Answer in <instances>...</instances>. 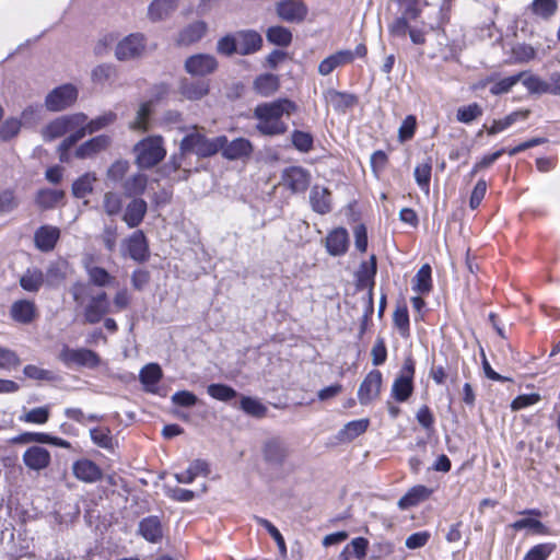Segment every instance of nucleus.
Wrapping results in <instances>:
<instances>
[{"label": "nucleus", "mask_w": 560, "mask_h": 560, "mask_svg": "<svg viewBox=\"0 0 560 560\" xmlns=\"http://www.w3.org/2000/svg\"><path fill=\"white\" fill-rule=\"evenodd\" d=\"M151 102H144L139 105L136 117L129 122V128L132 131L144 132L149 129V117L151 114Z\"/></svg>", "instance_id": "obj_38"}, {"label": "nucleus", "mask_w": 560, "mask_h": 560, "mask_svg": "<svg viewBox=\"0 0 560 560\" xmlns=\"http://www.w3.org/2000/svg\"><path fill=\"white\" fill-rule=\"evenodd\" d=\"M13 444L31 445V444H49L62 448H70V443L61 438L52 436L43 432H24L10 440Z\"/></svg>", "instance_id": "obj_13"}, {"label": "nucleus", "mask_w": 560, "mask_h": 560, "mask_svg": "<svg viewBox=\"0 0 560 560\" xmlns=\"http://www.w3.org/2000/svg\"><path fill=\"white\" fill-rule=\"evenodd\" d=\"M555 549L556 545L553 542L535 545L526 552L523 560H547Z\"/></svg>", "instance_id": "obj_51"}, {"label": "nucleus", "mask_w": 560, "mask_h": 560, "mask_svg": "<svg viewBox=\"0 0 560 560\" xmlns=\"http://www.w3.org/2000/svg\"><path fill=\"white\" fill-rule=\"evenodd\" d=\"M91 438L95 444L98 446L114 452L115 442L113 438L109 435V431L107 429H94L91 431Z\"/></svg>", "instance_id": "obj_56"}, {"label": "nucleus", "mask_w": 560, "mask_h": 560, "mask_svg": "<svg viewBox=\"0 0 560 560\" xmlns=\"http://www.w3.org/2000/svg\"><path fill=\"white\" fill-rule=\"evenodd\" d=\"M85 271L90 282L96 287H110L115 282V277L103 267L85 265Z\"/></svg>", "instance_id": "obj_35"}, {"label": "nucleus", "mask_w": 560, "mask_h": 560, "mask_svg": "<svg viewBox=\"0 0 560 560\" xmlns=\"http://www.w3.org/2000/svg\"><path fill=\"white\" fill-rule=\"evenodd\" d=\"M162 377V370L155 363L147 364L140 372V380L144 385H155Z\"/></svg>", "instance_id": "obj_55"}, {"label": "nucleus", "mask_w": 560, "mask_h": 560, "mask_svg": "<svg viewBox=\"0 0 560 560\" xmlns=\"http://www.w3.org/2000/svg\"><path fill=\"white\" fill-rule=\"evenodd\" d=\"M254 89L261 96H270L279 89V78L271 73L261 74L255 80Z\"/></svg>", "instance_id": "obj_36"}, {"label": "nucleus", "mask_w": 560, "mask_h": 560, "mask_svg": "<svg viewBox=\"0 0 560 560\" xmlns=\"http://www.w3.org/2000/svg\"><path fill=\"white\" fill-rule=\"evenodd\" d=\"M63 198V192L56 189H44L37 194L36 203L43 209L55 207Z\"/></svg>", "instance_id": "obj_47"}, {"label": "nucleus", "mask_w": 560, "mask_h": 560, "mask_svg": "<svg viewBox=\"0 0 560 560\" xmlns=\"http://www.w3.org/2000/svg\"><path fill=\"white\" fill-rule=\"evenodd\" d=\"M116 120V114L113 113V112H107V113H104L102 115H100L98 117L94 118V119H91L89 120L88 119V116L85 114H83V126H82V138L85 137L86 135H92V133H95L106 127H108L109 125L114 124Z\"/></svg>", "instance_id": "obj_30"}, {"label": "nucleus", "mask_w": 560, "mask_h": 560, "mask_svg": "<svg viewBox=\"0 0 560 560\" xmlns=\"http://www.w3.org/2000/svg\"><path fill=\"white\" fill-rule=\"evenodd\" d=\"M178 0H153L148 8V18L152 22L167 19L177 9Z\"/></svg>", "instance_id": "obj_29"}, {"label": "nucleus", "mask_w": 560, "mask_h": 560, "mask_svg": "<svg viewBox=\"0 0 560 560\" xmlns=\"http://www.w3.org/2000/svg\"><path fill=\"white\" fill-rule=\"evenodd\" d=\"M326 249L331 256L343 255L349 246L348 232L343 228L330 231L325 241Z\"/></svg>", "instance_id": "obj_24"}, {"label": "nucleus", "mask_w": 560, "mask_h": 560, "mask_svg": "<svg viewBox=\"0 0 560 560\" xmlns=\"http://www.w3.org/2000/svg\"><path fill=\"white\" fill-rule=\"evenodd\" d=\"M58 359L67 366L96 369L101 365V357L93 350L86 348L72 349L63 346Z\"/></svg>", "instance_id": "obj_5"}, {"label": "nucleus", "mask_w": 560, "mask_h": 560, "mask_svg": "<svg viewBox=\"0 0 560 560\" xmlns=\"http://www.w3.org/2000/svg\"><path fill=\"white\" fill-rule=\"evenodd\" d=\"M528 114L529 110H517L511 113L502 119L493 120L492 125L488 128V133L491 136L499 133L512 126L517 119H526Z\"/></svg>", "instance_id": "obj_40"}, {"label": "nucleus", "mask_w": 560, "mask_h": 560, "mask_svg": "<svg viewBox=\"0 0 560 560\" xmlns=\"http://www.w3.org/2000/svg\"><path fill=\"white\" fill-rule=\"evenodd\" d=\"M10 316L15 323L31 324L38 316L36 304L30 300H18L10 307Z\"/></svg>", "instance_id": "obj_19"}, {"label": "nucleus", "mask_w": 560, "mask_h": 560, "mask_svg": "<svg viewBox=\"0 0 560 560\" xmlns=\"http://www.w3.org/2000/svg\"><path fill=\"white\" fill-rule=\"evenodd\" d=\"M124 254L136 261H144L149 256L147 237L142 231L133 232L122 242Z\"/></svg>", "instance_id": "obj_12"}, {"label": "nucleus", "mask_w": 560, "mask_h": 560, "mask_svg": "<svg viewBox=\"0 0 560 560\" xmlns=\"http://www.w3.org/2000/svg\"><path fill=\"white\" fill-rule=\"evenodd\" d=\"M518 75H522L520 82L528 90V92L533 94H546L547 93V82L540 79L537 75L530 74L528 72H520Z\"/></svg>", "instance_id": "obj_45"}, {"label": "nucleus", "mask_w": 560, "mask_h": 560, "mask_svg": "<svg viewBox=\"0 0 560 560\" xmlns=\"http://www.w3.org/2000/svg\"><path fill=\"white\" fill-rule=\"evenodd\" d=\"M19 282L24 291L38 292L45 283V276L38 268H27Z\"/></svg>", "instance_id": "obj_31"}, {"label": "nucleus", "mask_w": 560, "mask_h": 560, "mask_svg": "<svg viewBox=\"0 0 560 560\" xmlns=\"http://www.w3.org/2000/svg\"><path fill=\"white\" fill-rule=\"evenodd\" d=\"M482 115V108L478 103L460 106L456 112V119L463 124H469Z\"/></svg>", "instance_id": "obj_49"}, {"label": "nucleus", "mask_w": 560, "mask_h": 560, "mask_svg": "<svg viewBox=\"0 0 560 560\" xmlns=\"http://www.w3.org/2000/svg\"><path fill=\"white\" fill-rule=\"evenodd\" d=\"M22 127V121L18 118L7 119L0 127V138L2 140H9L15 137Z\"/></svg>", "instance_id": "obj_58"}, {"label": "nucleus", "mask_w": 560, "mask_h": 560, "mask_svg": "<svg viewBox=\"0 0 560 560\" xmlns=\"http://www.w3.org/2000/svg\"><path fill=\"white\" fill-rule=\"evenodd\" d=\"M66 267L67 262L52 264L47 270V284L55 287L66 279Z\"/></svg>", "instance_id": "obj_54"}, {"label": "nucleus", "mask_w": 560, "mask_h": 560, "mask_svg": "<svg viewBox=\"0 0 560 560\" xmlns=\"http://www.w3.org/2000/svg\"><path fill=\"white\" fill-rule=\"evenodd\" d=\"M135 163L141 168H151L166 155L164 140L161 136H148L133 147Z\"/></svg>", "instance_id": "obj_4"}, {"label": "nucleus", "mask_w": 560, "mask_h": 560, "mask_svg": "<svg viewBox=\"0 0 560 560\" xmlns=\"http://www.w3.org/2000/svg\"><path fill=\"white\" fill-rule=\"evenodd\" d=\"M50 418V407L40 406L32 409H24L19 420L24 423L43 425L48 422Z\"/></svg>", "instance_id": "obj_34"}, {"label": "nucleus", "mask_w": 560, "mask_h": 560, "mask_svg": "<svg viewBox=\"0 0 560 560\" xmlns=\"http://www.w3.org/2000/svg\"><path fill=\"white\" fill-rule=\"evenodd\" d=\"M382 382V373L378 370H372L366 374L358 389V398L361 405H368L380 396Z\"/></svg>", "instance_id": "obj_10"}, {"label": "nucleus", "mask_w": 560, "mask_h": 560, "mask_svg": "<svg viewBox=\"0 0 560 560\" xmlns=\"http://www.w3.org/2000/svg\"><path fill=\"white\" fill-rule=\"evenodd\" d=\"M223 158L228 160H238L249 156L253 151L252 143L245 138H237L232 140L230 143L220 149Z\"/></svg>", "instance_id": "obj_26"}, {"label": "nucleus", "mask_w": 560, "mask_h": 560, "mask_svg": "<svg viewBox=\"0 0 560 560\" xmlns=\"http://www.w3.org/2000/svg\"><path fill=\"white\" fill-rule=\"evenodd\" d=\"M208 26L203 21H196L185 26L176 37L177 46H190L200 40L207 33Z\"/></svg>", "instance_id": "obj_22"}, {"label": "nucleus", "mask_w": 560, "mask_h": 560, "mask_svg": "<svg viewBox=\"0 0 560 560\" xmlns=\"http://www.w3.org/2000/svg\"><path fill=\"white\" fill-rule=\"evenodd\" d=\"M291 139L294 148L301 152H308L313 148V137L308 132L295 130Z\"/></svg>", "instance_id": "obj_57"}, {"label": "nucleus", "mask_w": 560, "mask_h": 560, "mask_svg": "<svg viewBox=\"0 0 560 560\" xmlns=\"http://www.w3.org/2000/svg\"><path fill=\"white\" fill-rule=\"evenodd\" d=\"M241 408L247 415L253 417L262 418L267 413V407L264 406L258 399L244 396L241 399Z\"/></svg>", "instance_id": "obj_50"}, {"label": "nucleus", "mask_w": 560, "mask_h": 560, "mask_svg": "<svg viewBox=\"0 0 560 560\" xmlns=\"http://www.w3.org/2000/svg\"><path fill=\"white\" fill-rule=\"evenodd\" d=\"M145 49V36L142 33H131L116 44L115 57L119 61L135 60L142 57Z\"/></svg>", "instance_id": "obj_6"}, {"label": "nucleus", "mask_w": 560, "mask_h": 560, "mask_svg": "<svg viewBox=\"0 0 560 560\" xmlns=\"http://www.w3.org/2000/svg\"><path fill=\"white\" fill-rule=\"evenodd\" d=\"M282 182L293 192L304 191L310 184V174L300 166H291L283 171Z\"/></svg>", "instance_id": "obj_20"}, {"label": "nucleus", "mask_w": 560, "mask_h": 560, "mask_svg": "<svg viewBox=\"0 0 560 560\" xmlns=\"http://www.w3.org/2000/svg\"><path fill=\"white\" fill-rule=\"evenodd\" d=\"M522 75L514 74L502 79L493 78V84L490 88L492 95H501L509 93L521 81Z\"/></svg>", "instance_id": "obj_46"}, {"label": "nucleus", "mask_w": 560, "mask_h": 560, "mask_svg": "<svg viewBox=\"0 0 560 560\" xmlns=\"http://www.w3.org/2000/svg\"><path fill=\"white\" fill-rule=\"evenodd\" d=\"M311 205L314 211L325 214L330 210V192L327 188L314 186L311 195Z\"/></svg>", "instance_id": "obj_33"}, {"label": "nucleus", "mask_w": 560, "mask_h": 560, "mask_svg": "<svg viewBox=\"0 0 560 560\" xmlns=\"http://www.w3.org/2000/svg\"><path fill=\"white\" fill-rule=\"evenodd\" d=\"M129 170V163L126 160H118L114 162L107 170V178L113 182H118L124 178Z\"/></svg>", "instance_id": "obj_59"}, {"label": "nucleus", "mask_w": 560, "mask_h": 560, "mask_svg": "<svg viewBox=\"0 0 560 560\" xmlns=\"http://www.w3.org/2000/svg\"><path fill=\"white\" fill-rule=\"evenodd\" d=\"M294 110V103L285 98L260 104L254 110V116L258 120L257 129L268 136L283 133L287 126L282 121V117L283 115L289 116Z\"/></svg>", "instance_id": "obj_2"}, {"label": "nucleus", "mask_w": 560, "mask_h": 560, "mask_svg": "<svg viewBox=\"0 0 560 560\" xmlns=\"http://www.w3.org/2000/svg\"><path fill=\"white\" fill-rule=\"evenodd\" d=\"M267 39L278 46H289L292 42V33L284 26H271L266 33Z\"/></svg>", "instance_id": "obj_43"}, {"label": "nucleus", "mask_w": 560, "mask_h": 560, "mask_svg": "<svg viewBox=\"0 0 560 560\" xmlns=\"http://www.w3.org/2000/svg\"><path fill=\"white\" fill-rule=\"evenodd\" d=\"M207 393L209 396H211L213 399L220 400V401H229L236 397V392L232 387L225 385V384H210L207 387Z\"/></svg>", "instance_id": "obj_52"}, {"label": "nucleus", "mask_w": 560, "mask_h": 560, "mask_svg": "<svg viewBox=\"0 0 560 560\" xmlns=\"http://www.w3.org/2000/svg\"><path fill=\"white\" fill-rule=\"evenodd\" d=\"M74 476L84 482L93 483L102 479V469L92 460L86 457L78 459L73 464Z\"/></svg>", "instance_id": "obj_21"}, {"label": "nucleus", "mask_w": 560, "mask_h": 560, "mask_svg": "<svg viewBox=\"0 0 560 560\" xmlns=\"http://www.w3.org/2000/svg\"><path fill=\"white\" fill-rule=\"evenodd\" d=\"M278 16L290 23H301L307 15V8L304 3L294 0H285L277 3Z\"/></svg>", "instance_id": "obj_16"}, {"label": "nucleus", "mask_w": 560, "mask_h": 560, "mask_svg": "<svg viewBox=\"0 0 560 560\" xmlns=\"http://www.w3.org/2000/svg\"><path fill=\"white\" fill-rule=\"evenodd\" d=\"M78 98V89L70 83L51 90L45 97V107L49 112H61L72 106Z\"/></svg>", "instance_id": "obj_7"}, {"label": "nucleus", "mask_w": 560, "mask_h": 560, "mask_svg": "<svg viewBox=\"0 0 560 560\" xmlns=\"http://www.w3.org/2000/svg\"><path fill=\"white\" fill-rule=\"evenodd\" d=\"M434 489L424 485H416L409 488L398 500L397 506L400 511H407L416 508L431 499Z\"/></svg>", "instance_id": "obj_11"}, {"label": "nucleus", "mask_w": 560, "mask_h": 560, "mask_svg": "<svg viewBox=\"0 0 560 560\" xmlns=\"http://www.w3.org/2000/svg\"><path fill=\"white\" fill-rule=\"evenodd\" d=\"M511 527L515 530L528 528L535 535L546 536L550 534L549 528L544 523L536 518L525 517L517 520L511 524Z\"/></svg>", "instance_id": "obj_42"}, {"label": "nucleus", "mask_w": 560, "mask_h": 560, "mask_svg": "<svg viewBox=\"0 0 560 560\" xmlns=\"http://www.w3.org/2000/svg\"><path fill=\"white\" fill-rule=\"evenodd\" d=\"M139 535L151 544H159L164 536V529L159 516L150 515L142 518L138 526Z\"/></svg>", "instance_id": "obj_18"}, {"label": "nucleus", "mask_w": 560, "mask_h": 560, "mask_svg": "<svg viewBox=\"0 0 560 560\" xmlns=\"http://www.w3.org/2000/svg\"><path fill=\"white\" fill-rule=\"evenodd\" d=\"M148 206L143 199H133L127 205L122 214V221L130 229L137 228L143 221Z\"/></svg>", "instance_id": "obj_27"}, {"label": "nucleus", "mask_w": 560, "mask_h": 560, "mask_svg": "<svg viewBox=\"0 0 560 560\" xmlns=\"http://www.w3.org/2000/svg\"><path fill=\"white\" fill-rule=\"evenodd\" d=\"M224 144H226L225 136L210 139L206 137L201 128L194 126L180 140L179 150L183 154L195 153L199 158H209L220 152Z\"/></svg>", "instance_id": "obj_3"}, {"label": "nucleus", "mask_w": 560, "mask_h": 560, "mask_svg": "<svg viewBox=\"0 0 560 560\" xmlns=\"http://www.w3.org/2000/svg\"><path fill=\"white\" fill-rule=\"evenodd\" d=\"M369 419L352 420L343 425L339 431V439L342 441H350L363 434L369 428Z\"/></svg>", "instance_id": "obj_37"}, {"label": "nucleus", "mask_w": 560, "mask_h": 560, "mask_svg": "<svg viewBox=\"0 0 560 560\" xmlns=\"http://www.w3.org/2000/svg\"><path fill=\"white\" fill-rule=\"evenodd\" d=\"M60 237V231L52 225H43L34 234L35 246L42 252H50L55 248Z\"/></svg>", "instance_id": "obj_23"}, {"label": "nucleus", "mask_w": 560, "mask_h": 560, "mask_svg": "<svg viewBox=\"0 0 560 560\" xmlns=\"http://www.w3.org/2000/svg\"><path fill=\"white\" fill-rule=\"evenodd\" d=\"M179 94L188 101H200L206 97L210 92L208 81H189L184 79L179 84Z\"/></svg>", "instance_id": "obj_25"}, {"label": "nucleus", "mask_w": 560, "mask_h": 560, "mask_svg": "<svg viewBox=\"0 0 560 560\" xmlns=\"http://www.w3.org/2000/svg\"><path fill=\"white\" fill-rule=\"evenodd\" d=\"M21 363L18 354L5 347L0 346V368L1 369H14Z\"/></svg>", "instance_id": "obj_60"}, {"label": "nucleus", "mask_w": 560, "mask_h": 560, "mask_svg": "<svg viewBox=\"0 0 560 560\" xmlns=\"http://www.w3.org/2000/svg\"><path fill=\"white\" fill-rule=\"evenodd\" d=\"M238 54L249 55L261 48L262 38L255 31H241L236 34Z\"/></svg>", "instance_id": "obj_28"}, {"label": "nucleus", "mask_w": 560, "mask_h": 560, "mask_svg": "<svg viewBox=\"0 0 560 560\" xmlns=\"http://www.w3.org/2000/svg\"><path fill=\"white\" fill-rule=\"evenodd\" d=\"M558 3L556 0H534L530 10L533 14L548 19L553 15L557 11Z\"/></svg>", "instance_id": "obj_48"}, {"label": "nucleus", "mask_w": 560, "mask_h": 560, "mask_svg": "<svg viewBox=\"0 0 560 560\" xmlns=\"http://www.w3.org/2000/svg\"><path fill=\"white\" fill-rule=\"evenodd\" d=\"M431 538L429 530H421L407 537L405 545L408 549H418L424 547Z\"/></svg>", "instance_id": "obj_63"}, {"label": "nucleus", "mask_w": 560, "mask_h": 560, "mask_svg": "<svg viewBox=\"0 0 560 560\" xmlns=\"http://www.w3.org/2000/svg\"><path fill=\"white\" fill-rule=\"evenodd\" d=\"M103 207L108 215L118 214L122 208L121 196L113 191L106 192L103 199Z\"/></svg>", "instance_id": "obj_53"}, {"label": "nucleus", "mask_w": 560, "mask_h": 560, "mask_svg": "<svg viewBox=\"0 0 560 560\" xmlns=\"http://www.w3.org/2000/svg\"><path fill=\"white\" fill-rule=\"evenodd\" d=\"M19 202L11 189L0 191V213H9L18 207Z\"/></svg>", "instance_id": "obj_62"}, {"label": "nucleus", "mask_w": 560, "mask_h": 560, "mask_svg": "<svg viewBox=\"0 0 560 560\" xmlns=\"http://www.w3.org/2000/svg\"><path fill=\"white\" fill-rule=\"evenodd\" d=\"M97 182L96 174L93 172H86L78 177L72 183V194L75 198H84L92 194L95 183Z\"/></svg>", "instance_id": "obj_32"}, {"label": "nucleus", "mask_w": 560, "mask_h": 560, "mask_svg": "<svg viewBox=\"0 0 560 560\" xmlns=\"http://www.w3.org/2000/svg\"><path fill=\"white\" fill-rule=\"evenodd\" d=\"M110 312V303L105 292L92 296L84 308V318L90 324L98 323Z\"/></svg>", "instance_id": "obj_15"}, {"label": "nucleus", "mask_w": 560, "mask_h": 560, "mask_svg": "<svg viewBox=\"0 0 560 560\" xmlns=\"http://www.w3.org/2000/svg\"><path fill=\"white\" fill-rule=\"evenodd\" d=\"M393 323L402 338L409 337V314L405 305L396 307L393 314Z\"/></svg>", "instance_id": "obj_44"}, {"label": "nucleus", "mask_w": 560, "mask_h": 560, "mask_svg": "<svg viewBox=\"0 0 560 560\" xmlns=\"http://www.w3.org/2000/svg\"><path fill=\"white\" fill-rule=\"evenodd\" d=\"M145 186L147 177L144 175L138 174L125 183V190L129 195H139L144 191Z\"/></svg>", "instance_id": "obj_64"}, {"label": "nucleus", "mask_w": 560, "mask_h": 560, "mask_svg": "<svg viewBox=\"0 0 560 560\" xmlns=\"http://www.w3.org/2000/svg\"><path fill=\"white\" fill-rule=\"evenodd\" d=\"M431 171L432 163L431 160L428 159L427 161L418 164L413 172L416 183L421 188V190L424 191L425 195H428L430 191Z\"/></svg>", "instance_id": "obj_39"}, {"label": "nucleus", "mask_w": 560, "mask_h": 560, "mask_svg": "<svg viewBox=\"0 0 560 560\" xmlns=\"http://www.w3.org/2000/svg\"><path fill=\"white\" fill-rule=\"evenodd\" d=\"M112 143L109 136L100 135L81 143L74 151V156L80 160L95 158L98 153L107 150Z\"/></svg>", "instance_id": "obj_14"}, {"label": "nucleus", "mask_w": 560, "mask_h": 560, "mask_svg": "<svg viewBox=\"0 0 560 560\" xmlns=\"http://www.w3.org/2000/svg\"><path fill=\"white\" fill-rule=\"evenodd\" d=\"M354 60V54L350 49H341L335 51L324 58L318 63V73L322 77H327L332 73L337 68L351 63Z\"/></svg>", "instance_id": "obj_17"}, {"label": "nucleus", "mask_w": 560, "mask_h": 560, "mask_svg": "<svg viewBox=\"0 0 560 560\" xmlns=\"http://www.w3.org/2000/svg\"><path fill=\"white\" fill-rule=\"evenodd\" d=\"M415 374L413 363L408 360L400 370V374L395 378L392 386V396L397 401H406L413 390L412 378Z\"/></svg>", "instance_id": "obj_9"}, {"label": "nucleus", "mask_w": 560, "mask_h": 560, "mask_svg": "<svg viewBox=\"0 0 560 560\" xmlns=\"http://www.w3.org/2000/svg\"><path fill=\"white\" fill-rule=\"evenodd\" d=\"M541 397L538 393L518 395L511 404V409L516 411L533 406L540 401Z\"/></svg>", "instance_id": "obj_61"}, {"label": "nucleus", "mask_w": 560, "mask_h": 560, "mask_svg": "<svg viewBox=\"0 0 560 560\" xmlns=\"http://www.w3.org/2000/svg\"><path fill=\"white\" fill-rule=\"evenodd\" d=\"M184 69L191 77H206L218 69V61L212 55L195 54L186 58Z\"/></svg>", "instance_id": "obj_8"}, {"label": "nucleus", "mask_w": 560, "mask_h": 560, "mask_svg": "<svg viewBox=\"0 0 560 560\" xmlns=\"http://www.w3.org/2000/svg\"><path fill=\"white\" fill-rule=\"evenodd\" d=\"M431 288V267L428 264H424L413 278L412 289L418 293H428Z\"/></svg>", "instance_id": "obj_41"}, {"label": "nucleus", "mask_w": 560, "mask_h": 560, "mask_svg": "<svg viewBox=\"0 0 560 560\" xmlns=\"http://www.w3.org/2000/svg\"><path fill=\"white\" fill-rule=\"evenodd\" d=\"M82 124L83 113L62 115L47 122L42 128L40 136L45 142H51L66 136L58 147L60 159L63 161L65 154L70 148L82 139Z\"/></svg>", "instance_id": "obj_1"}]
</instances>
